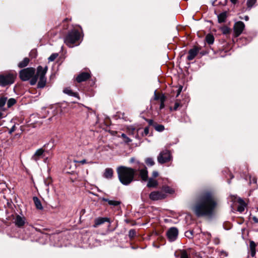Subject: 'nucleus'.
<instances>
[{
  "instance_id": "1",
  "label": "nucleus",
  "mask_w": 258,
  "mask_h": 258,
  "mask_svg": "<svg viewBox=\"0 0 258 258\" xmlns=\"http://www.w3.org/2000/svg\"><path fill=\"white\" fill-rule=\"evenodd\" d=\"M217 205V201L213 194L207 191L201 195L199 201L193 207L192 210L198 217H211Z\"/></svg>"
},
{
  "instance_id": "2",
  "label": "nucleus",
  "mask_w": 258,
  "mask_h": 258,
  "mask_svg": "<svg viewBox=\"0 0 258 258\" xmlns=\"http://www.w3.org/2000/svg\"><path fill=\"white\" fill-rule=\"evenodd\" d=\"M117 172L120 182L126 185L133 180L136 171L131 168L120 166L117 168Z\"/></svg>"
},
{
  "instance_id": "3",
  "label": "nucleus",
  "mask_w": 258,
  "mask_h": 258,
  "mask_svg": "<svg viewBox=\"0 0 258 258\" xmlns=\"http://www.w3.org/2000/svg\"><path fill=\"white\" fill-rule=\"evenodd\" d=\"M48 67L45 66L44 68L39 66L37 68L36 74L31 78L30 83L31 85H35L38 79L39 81L37 84L38 88H42L45 85L46 82V78L45 77L46 73L47 71Z\"/></svg>"
},
{
  "instance_id": "4",
  "label": "nucleus",
  "mask_w": 258,
  "mask_h": 258,
  "mask_svg": "<svg viewBox=\"0 0 258 258\" xmlns=\"http://www.w3.org/2000/svg\"><path fill=\"white\" fill-rule=\"evenodd\" d=\"M81 37L80 32L74 29L70 31L64 39V43L69 47H72L74 44L77 42Z\"/></svg>"
},
{
  "instance_id": "5",
  "label": "nucleus",
  "mask_w": 258,
  "mask_h": 258,
  "mask_svg": "<svg viewBox=\"0 0 258 258\" xmlns=\"http://www.w3.org/2000/svg\"><path fill=\"white\" fill-rule=\"evenodd\" d=\"M16 73H10L0 75V86L5 87L14 83L16 78Z\"/></svg>"
},
{
  "instance_id": "6",
  "label": "nucleus",
  "mask_w": 258,
  "mask_h": 258,
  "mask_svg": "<svg viewBox=\"0 0 258 258\" xmlns=\"http://www.w3.org/2000/svg\"><path fill=\"white\" fill-rule=\"evenodd\" d=\"M172 159V157L170 152L165 149L162 151L157 157V161L160 164L170 161Z\"/></svg>"
},
{
  "instance_id": "7",
  "label": "nucleus",
  "mask_w": 258,
  "mask_h": 258,
  "mask_svg": "<svg viewBox=\"0 0 258 258\" xmlns=\"http://www.w3.org/2000/svg\"><path fill=\"white\" fill-rule=\"evenodd\" d=\"M35 72V70L33 68L23 69L20 72V78L22 81H27L34 75Z\"/></svg>"
},
{
  "instance_id": "8",
  "label": "nucleus",
  "mask_w": 258,
  "mask_h": 258,
  "mask_svg": "<svg viewBox=\"0 0 258 258\" xmlns=\"http://www.w3.org/2000/svg\"><path fill=\"white\" fill-rule=\"evenodd\" d=\"M245 28V25L242 21H238L235 23L233 27L235 37L239 36L243 32Z\"/></svg>"
},
{
  "instance_id": "9",
  "label": "nucleus",
  "mask_w": 258,
  "mask_h": 258,
  "mask_svg": "<svg viewBox=\"0 0 258 258\" xmlns=\"http://www.w3.org/2000/svg\"><path fill=\"white\" fill-rule=\"evenodd\" d=\"M178 229L175 227L170 228L167 232V236L170 241H174L177 238Z\"/></svg>"
},
{
  "instance_id": "10",
  "label": "nucleus",
  "mask_w": 258,
  "mask_h": 258,
  "mask_svg": "<svg viewBox=\"0 0 258 258\" xmlns=\"http://www.w3.org/2000/svg\"><path fill=\"white\" fill-rule=\"evenodd\" d=\"M165 197L166 195L161 191H153L149 195L150 199L153 201L161 200Z\"/></svg>"
},
{
  "instance_id": "11",
  "label": "nucleus",
  "mask_w": 258,
  "mask_h": 258,
  "mask_svg": "<svg viewBox=\"0 0 258 258\" xmlns=\"http://www.w3.org/2000/svg\"><path fill=\"white\" fill-rule=\"evenodd\" d=\"M44 150L43 148H40L36 151L35 153L31 157V159L35 162H37L43 157Z\"/></svg>"
},
{
  "instance_id": "12",
  "label": "nucleus",
  "mask_w": 258,
  "mask_h": 258,
  "mask_svg": "<svg viewBox=\"0 0 258 258\" xmlns=\"http://www.w3.org/2000/svg\"><path fill=\"white\" fill-rule=\"evenodd\" d=\"M200 49L197 47H195L192 49H191L188 51V55L187 58L189 60H192L195 56L198 54Z\"/></svg>"
},
{
  "instance_id": "13",
  "label": "nucleus",
  "mask_w": 258,
  "mask_h": 258,
  "mask_svg": "<svg viewBox=\"0 0 258 258\" xmlns=\"http://www.w3.org/2000/svg\"><path fill=\"white\" fill-rule=\"evenodd\" d=\"M90 77V74L89 73L83 72L80 74L76 78L78 82L80 83L85 81Z\"/></svg>"
},
{
  "instance_id": "14",
  "label": "nucleus",
  "mask_w": 258,
  "mask_h": 258,
  "mask_svg": "<svg viewBox=\"0 0 258 258\" xmlns=\"http://www.w3.org/2000/svg\"><path fill=\"white\" fill-rule=\"evenodd\" d=\"M174 254L176 257L180 258H189V254L186 250L184 249L176 251Z\"/></svg>"
},
{
  "instance_id": "15",
  "label": "nucleus",
  "mask_w": 258,
  "mask_h": 258,
  "mask_svg": "<svg viewBox=\"0 0 258 258\" xmlns=\"http://www.w3.org/2000/svg\"><path fill=\"white\" fill-rule=\"evenodd\" d=\"M15 223L16 225L19 227L23 226L25 223V218L17 215L16 217Z\"/></svg>"
},
{
  "instance_id": "16",
  "label": "nucleus",
  "mask_w": 258,
  "mask_h": 258,
  "mask_svg": "<svg viewBox=\"0 0 258 258\" xmlns=\"http://www.w3.org/2000/svg\"><path fill=\"white\" fill-rule=\"evenodd\" d=\"M113 169L111 168H107L103 173V177L107 179H111L113 176Z\"/></svg>"
},
{
  "instance_id": "17",
  "label": "nucleus",
  "mask_w": 258,
  "mask_h": 258,
  "mask_svg": "<svg viewBox=\"0 0 258 258\" xmlns=\"http://www.w3.org/2000/svg\"><path fill=\"white\" fill-rule=\"evenodd\" d=\"M105 222H109V219L106 217H99L95 219L94 227L100 225Z\"/></svg>"
},
{
  "instance_id": "18",
  "label": "nucleus",
  "mask_w": 258,
  "mask_h": 258,
  "mask_svg": "<svg viewBox=\"0 0 258 258\" xmlns=\"http://www.w3.org/2000/svg\"><path fill=\"white\" fill-rule=\"evenodd\" d=\"M238 202L239 203V206L237 207V211L240 213L244 211L245 207V203L243 201V200L240 198L238 199Z\"/></svg>"
},
{
  "instance_id": "19",
  "label": "nucleus",
  "mask_w": 258,
  "mask_h": 258,
  "mask_svg": "<svg viewBox=\"0 0 258 258\" xmlns=\"http://www.w3.org/2000/svg\"><path fill=\"white\" fill-rule=\"evenodd\" d=\"M140 176L141 178L144 181H146L148 178V171L146 168H144L143 169H140Z\"/></svg>"
},
{
  "instance_id": "20",
  "label": "nucleus",
  "mask_w": 258,
  "mask_h": 258,
  "mask_svg": "<svg viewBox=\"0 0 258 258\" xmlns=\"http://www.w3.org/2000/svg\"><path fill=\"white\" fill-rule=\"evenodd\" d=\"M100 199L103 201L107 202L108 204L110 206H117L120 204V202L118 201L110 200L104 198H100Z\"/></svg>"
},
{
  "instance_id": "21",
  "label": "nucleus",
  "mask_w": 258,
  "mask_h": 258,
  "mask_svg": "<svg viewBox=\"0 0 258 258\" xmlns=\"http://www.w3.org/2000/svg\"><path fill=\"white\" fill-rule=\"evenodd\" d=\"M227 13L226 12H223L217 16L218 22L223 23L224 22L227 18Z\"/></svg>"
},
{
  "instance_id": "22",
  "label": "nucleus",
  "mask_w": 258,
  "mask_h": 258,
  "mask_svg": "<svg viewBox=\"0 0 258 258\" xmlns=\"http://www.w3.org/2000/svg\"><path fill=\"white\" fill-rule=\"evenodd\" d=\"M33 200L35 204V207L37 209H43V206H42L41 202L37 197H34L33 198Z\"/></svg>"
},
{
  "instance_id": "23",
  "label": "nucleus",
  "mask_w": 258,
  "mask_h": 258,
  "mask_svg": "<svg viewBox=\"0 0 258 258\" xmlns=\"http://www.w3.org/2000/svg\"><path fill=\"white\" fill-rule=\"evenodd\" d=\"M158 185V182L156 180L153 179V178H150L149 179L147 186L148 187H156Z\"/></svg>"
},
{
  "instance_id": "24",
  "label": "nucleus",
  "mask_w": 258,
  "mask_h": 258,
  "mask_svg": "<svg viewBox=\"0 0 258 258\" xmlns=\"http://www.w3.org/2000/svg\"><path fill=\"white\" fill-rule=\"evenodd\" d=\"M255 243L253 241L250 242L249 247L250 249V255L252 257H253L255 254Z\"/></svg>"
},
{
  "instance_id": "25",
  "label": "nucleus",
  "mask_w": 258,
  "mask_h": 258,
  "mask_svg": "<svg viewBox=\"0 0 258 258\" xmlns=\"http://www.w3.org/2000/svg\"><path fill=\"white\" fill-rule=\"evenodd\" d=\"M29 62V59L27 57H26L22 61L19 63L18 67L20 68H24L28 64Z\"/></svg>"
},
{
  "instance_id": "26",
  "label": "nucleus",
  "mask_w": 258,
  "mask_h": 258,
  "mask_svg": "<svg viewBox=\"0 0 258 258\" xmlns=\"http://www.w3.org/2000/svg\"><path fill=\"white\" fill-rule=\"evenodd\" d=\"M63 92L70 96L77 97V94L73 92L69 88H65Z\"/></svg>"
},
{
  "instance_id": "27",
  "label": "nucleus",
  "mask_w": 258,
  "mask_h": 258,
  "mask_svg": "<svg viewBox=\"0 0 258 258\" xmlns=\"http://www.w3.org/2000/svg\"><path fill=\"white\" fill-rule=\"evenodd\" d=\"M52 182L51 179L50 177H47V178L45 179L44 180V183L45 185L46 186V191L47 192V194L49 193V188L47 187L49 184H50Z\"/></svg>"
},
{
  "instance_id": "28",
  "label": "nucleus",
  "mask_w": 258,
  "mask_h": 258,
  "mask_svg": "<svg viewBox=\"0 0 258 258\" xmlns=\"http://www.w3.org/2000/svg\"><path fill=\"white\" fill-rule=\"evenodd\" d=\"M206 40L208 44H212L214 43V38L213 35L208 34L206 37Z\"/></svg>"
},
{
  "instance_id": "29",
  "label": "nucleus",
  "mask_w": 258,
  "mask_h": 258,
  "mask_svg": "<svg viewBox=\"0 0 258 258\" xmlns=\"http://www.w3.org/2000/svg\"><path fill=\"white\" fill-rule=\"evenodd\" d=\"M7 97L3 96L0 98V108L3 107L6 103Z\"/></svg>"
},
{
  "instance_id": "30",
  "label": "nucleus",
  "mask_w": 258,
  "mask_h": 258,
  "mask_svg": "<svg viewBox=\"0 0 258 258\" xmlns=\"http://www.w3.org/2000/svg\"><path fill=\"white\" fill-rule=\"evenodd\" d=\"M16 103V100L14 98H10L7 102V106L8 108H10Z\"/></svg>"
},
{
  "instance_id": "31",
  "label": "nucleus",
  "mask_w": 258,
  "mask_h": 258,
  "mask_svg": "<svg viewBox=\"0 0 258 258\" xmlns=\"http://www.w3.org/2000/svg\"><path fill=\"white\" fill-rule=\"evenodd\" d=\"M155 129L158 132H162L164 130V126L161 124H156L154 125Z\"/></svg>"
},
{
  "instance_id": "32",
  "label": "nucleus",
  "mask_w": 258,
  "mask_h": 258,
  "mask_svg": "<svg viewBox=\"0 0 258 258\" xmlns=\"http://www.w3.org/2000/svg\"><path fill=\"white\" fill-rule=\"evenodd\" d=\"M127 131L130 134L134 135L135 132H138L139 130L136 129L133 126H130L127 128Z\"/></svg>"
},
{
  "instance_id": "33",
  "label": "nucleus",
  "mask_w": 258,
  "mask_h": 258,
  "mask_svg": "<svg viewBox=\"0 0 258 258\" xmlns=\"http://www.w3.org/2000/svg\"><path fill=\"white\" fill-rule=\"evenodd\" d=\"M256 0H247L246 5L248 8L250 9L255 3Z\"/></svg>"
},
{
  "instance_id": "34",
  "label": "nucleus",
  "mask_w": 258,
  "mask_h": 258,
  "mask_svg": "<svg viewBox=\"0 0 258 258\" xmlns=\"http://www.w3.org/2000/svg\"><path fill=\"white\" fill-rule=\"evenodd\" d=\"M58 56V54L57 53H52L48 57L49 61H52L54 60Z\"/></svg>"
},
{
  "instance_id": "35",
  "label": "nucleus",
  "mask_w": 258,
  "mask_h": 258,
  "mask_svg": "<svg viewBox=\"0 0 258 258\" xmlns=\"http://www.w3.org/2000/svg\"><path fill=\"white\" fill-rule=\"evenodd\" d=\"M146 163L149 166H153L154 164V160L151 158H148L146 160Z\"/></svg>"
},
{
  "instance_id": "36",
  "label": "nucleus",
  "mask_w": 258,
  "mask_h": 258,
  "mask_svg": "<svg viewBox=\"0 0 258 258\" xmlns=\"http://www.w3.org/2000/svg\"><path fill=\"white\" fill-rule=\"evenodd\" d=\"M162 190L164 192L166 193L171 194L173 192L172 189H171L169 186H164L162 187Z\"/></svg>"
},
{
  "instance_id": "37",
  "label": "nucleus",
  "mask_w": 258,
  "mask_h": 258,
  "mask_svg": "<svg viewBox=\"0 0 258 258\" xmlns=\"http://www.w3.org/2000/svg\"><path fill=\"white\" fill-rule=\"evenodd\" d=\"M121 137L124 139V142L125 143H130L132 141V140L129 138H128L126 135L124 134H121Z\"/></svg>"
},
{
  "instance_id": "38",
  "label": "nucleus",
  "mask_w": 258,
  "mask_h": 258,
  "mask_svg": "<svg viewBox=\"0 0 258 258\" xmlns=\"http://www.w3.org/2000/svg\"><path fill=\"white\" fill-rule=\"evenodd\" d=\"M222 31L223 34H227L230 33V28H229L228 27H225L223 28Z\"/></svg>"
},
{
  "instance_id": "39",
  "label": "nucleus",
  "mask_w": 258,
  "mask_h": 258,
  "mask_svg": "<svg viewBox=\"0 0 258 258\" xmlns=\"http://www.w3.org/2000/svg\"><path fill=\"white\" fill-rule=\"evenodd\" d=\"M149 133V127H146L144 128V132L142 133V136H147Z\"/></svg>"
},
{
  "instance_id": "40",
  "label": "nucleus",
  "mask_w": 258,
  "mask_h": 258,
  "mask_svg": "<svg viewBox=\"0 0 258 258\" xmlns=\"http://www.w3.org/2000/svg\"><path fill=\"white\" fill-rule=\"evenodd\" d=\"M185 235L186 237L191 238L193 235V232L192 231H186L185 233Z\"/></svg>"
},
{
  "instance_id": "41",
  "label": "nucleus",
  "mask_w": 258,
  "mask_h": 258,
  "mask_svg": "<svg viewBox=\"0 0 258 258\" xmlns=\"http://www.w3.org/2000/svg\"><path fill=\"white\" fill-rule=\"evenodd\" d=\"M249 180H250L249 183H250V184L251 183H256V179L254 177H252L251 176H249Z\"/></svg>"
},
{
  "instance_id": "42",
  "label": "nucleus",
  "mask_w": 258,
  "mask_h": 258,
  "mask_svg": "<svg viewBox=\"0 0 258 258\" xmlns=\"http://www.w3.org/2000/svg\"><path fill=\"white\" fill-rule=\"evenodd\" d=\"M203 234H204L206 236V237L207 238L208 240V243H209V241H210V238H211V233H209V232H204Z\"/></svg>"
},
{
  "instance_id": "43",
  "label": "nucleus",
  "mask_w": 258,
  "mask_h": 258,
  "mask_svg": "<svg viewBox=\"0 0 258 258\" xmlns=\"http://www.w3.org/2000/svg\"><path fill=\"white\" fill-rule=\"evenodd\" d=\"M159 100H160L161 102H164V101H165V96L163 94L160 95Z\"/></svg>"
},
{
  "instance_id": "44",
  "label": "nucleus",
  "mask_w": 258,
  "mask_h": 258,
  "mask_svg": "<svg viewBox=\"0 0 258 258\" xmlns=\"http://www.w3.org/2000/svg\"><path fill=\"white\" fill-rule=\"evenodd\" d=\"M15 131V125H13L9 131V134H11Z\"/></svg>"
},
{
  "instance_id": "45",
  "label": "nucleus",
  "mask_w": 258,
  "mask_h": 258,
  "mask_svg": "<svg viewBox=\"0 0 258 258\" xmlns=\"http://www.w3.org/2000/svg\"><path fill=\"white\" fill-rule=\"evenodd\" d=\"M77 162L81 163L82 164H84L85 163H87V161L85 159H83L80 161H77Z\"/></svg>"
},
{
  "instance_id": "46",
  "label": "nucleus",
  "mask_w": 258,
  "mask_h": 258,
  "mask_svg": "<svg viewBox=\"0 0 258 258\" xmlns=\"http://www.w3.org/2000/svg\"><path fill=\"white\" fill-rule=\"evenodd\" d=\"M214 242L216 244H218L220 243V240L218 238H215L214 239Z\"/></svg>"
},
{
  "instance_id": "47",
  "label": "nucleus",
  "mask_w": 258,
  "mask_h": 258,
  "mask_svg": "<svg viewBox=\"0 0 258 258\" xmlns=\"http://www.w3.org/2000/svg\"><path fill=\"white\" fill-rule=\"evenodd\" d=\"M159 97H160V96H158L156 94V91H155V92H154V99L155 100H158V99H159Z\"/></svg>"
},
{
  "instance_id": "48",
  "label": "nucleus",
  "mask_w": 258,
  "mask_h": 258,
  "mask_svg": "<svg viewBox=\"0 0 258 258\" xmlns=\"http://www.w3.org/2000/svg\"><path fill=\"white\" fill-rule=\"evenodd\" d=\"M158 175V172L157 171H154L152 173V176L154 177H156Z\"/></svg>"
},
{
  "instance_id": "49",
  "label": "nucleus",
  "mask_w": 258,
  "mask_h": 258,
  "mask_svg": "<svg viewBox=\"0 0 258 258\" xmlns=\"http://www.w3.org/2000/svg\"><path fill=\"white\" fill-rule=\"evenodd\" d=\"M182 87L181 86H180L179 87V89H178L177 94L176 96H178L179 95V94L180 93V92L182 90Z\"/></svg>"
},
{
  "instance_id": "50",
  "label": "nucleus",
  "mask_w": 258,
  "mask_h": 258,
  "mask_svg": "<svg viewBox=\"0 0 258 258\" xmlns=\"http://www.w3.org/2000/svg\"><path fill=\"white\" fill-rule=\"evenodd\" d=\"M179 104L177 102H176L174 104V110H176L178 107H179Z\"/></svg>"
},
{
  "instance_id": "51",
  "label": "nucleus",
  "mask_w": 258,
  "mask_h": 258,
  "mask_svg": "<svg viewBox=\"0 0 258 258\" xmlns=\"http://www.w3.org/2000/svg\"><path fill=\"white\" fill-rule=\"evenodd\" d=\"M129 234L130 236H133L135 234V231L133 230H131L129 232Z\"/></svg>"
},
{
  "instance_id": "52",
  "label": "nucleus",
  "mask_w": 258,
  "mask_h": 258,
  "mask_svg": "<svg viewBox=\"0 0 258 258\" xmlns=\"http://www.w3.org/2000/svg\"><path fill=\"white\" fill-rule=\"evenodd\" d=\"M147 121L150 125H153L154 121L152 119H147Z\"/></svg>"
},
{
  "instance_id": "53",
  "label": "nucleus",
  "mask_w": 258,
  "mask_h": 258,
  "mask_svg": "<svg viewBox=\"0 0 258 258\" xmlns=\"http://www.w3.org/2000/svg\"><path fill=\"white\" fill-rule=\"evenodd\" d=\"M164 107V102H161L160 105V108L162 109Z\"/></svg>"
},
{
  "instance_id": "54",
  "label": "nucleus",
  "mask_w": 258,
  "mask_h": 258,
  "mask_svg": "<svg viewBox=\"0 0 258 258\" xmlns=\"http://www.w3.org/2000/svg\"><path fill=\"white\" fill-rule=\"evenodd\" d=\"M245 21H248L249 19V18L247 16H245L243 18Z\"/></svg>"
},
{
  "instance_id": "55",
  "label": "nucleus",
  "mask_w": 258,
  "mask_h": 258,
  "mask_svg": "<svg viewBox=\"0 0 258 258\" xmlns=\"http://www.w3.org/2000/svg\"><path fill=\"white\" fill-rule=\"evenodd\" d=\"M230 1L231 2V3H232L233 4H236L237 0H230Z\"/></svg>"
},
{
  "instance_id": "56",
  "label": "nucleus",
  "mask_w": 258,
  "mask_h": 258,
  "mask_svg": "<svg viewBox=\"0 0 258 258\" xmlns=\"http://www.w3.org/2000/svg\"><path fill=\"white\" fill-rule=\"evenodd\" d=\"M3 118V113L0 112V119Z\"/></svg>"
},
{
  "instance_id": "57",
  "label": "nucleus",
  "mask_w": 258,
  "mask_h": 258,
  "mask_svg": "<svg viewBox=\"0 0 258 258\" xmlns=\"http://www.w3.org/2000/svg\"><path fill=\"white\" fill-rule=\"evenodd\" d=\"M253 219L255 222H258V219L256 217H253Z\"/></svg>"
},
{
  "instance_id": "58",
  "label": "nucleus",
  "mask_w": 258,
  "mask_h": 258,
  "mask_svg": "<svg viewBox=\"0 0 258 258\" xmlns=\"http://www.w3.org/2000/svg\"><path fill=\"white\" fill-rule=\"evenodd\" d=\"M134 161H135V158H132L130 159V162H131V163L134 162Z\"/></svg>"
},
{
  "instance_id": "59",
  "label": "nucleus",
  "mask_w": 258,
  "mask_h": 258,
  "mask_svg": "<svg viewBox=\"0 0 258 258\" xmlns=\"http://www.w3.org/2000/svg\"><path fill=\"white\" fill-rule=\"evenodd\" d=\"M47 161H48V158H47V157L45 158L44 159V162L45 163H47Z\"/></svg>"
},
{
  "instance_id": "60",
  "label": "nucleus",
  "mask_w": 258,
  "mask_h": 258,
  "mask_svg": "<svg viewBox=\"0 0 258 258\" xmlns=\"http://www.w3.org/2000/svg\"><path fill=\"white\" fill-rule=\"evenodd\" d=\"M138 137V135H137L136 136V138H137Z\"/></svg>"
},
{
  "instance_id": "61",
  "label": "nucleus",
  "mask_w": 258,
  "mask_h": 258,
  "mask_svg": "<svg viewBox=\"0 0 258 258\" xmlns=\"http://www.w3.org/2000/svg\"><path fill=\"white\" fill-rule=\"evenodd\" d=\"M223 253H225V255H227V254H226V253H225V252H224Z\"/></svg>"
},
{
  "instance_id": "62",
  "label": "nucleus",
  "mask_w": 258,
  "mask_h": 258,
  "mask_svg": "<svg viewBox=\"0 0 258 258\" xmlns=\"http://www.w3.org/2000/svg\"><path fill=\"white\" fill-rule=\"evenodd\" d=\"M223 253H225V255H227V254H226V253H225V252H224Z\"/></svg>"
},
{
  "instance_id": "63",
  "label": "nucleus",
  "mask_w": 258,
  "mask_h": 258,
  "mask_svg": "<svg viewBox=\"0 0 258 258\" xmlns=\"http://www.w3.org/2000/svg\"><path fill=\"white\" fill-rule=\"evenodd\" d=\"M223 253H225V255H227V254H226V253H225V252H224Z\"/></svg>"
}]
</instances>
